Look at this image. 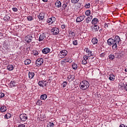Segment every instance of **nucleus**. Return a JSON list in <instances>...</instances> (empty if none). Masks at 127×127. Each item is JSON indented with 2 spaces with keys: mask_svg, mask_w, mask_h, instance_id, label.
<instances>
[{
  "mask_svg": "<svg viewBox=\"0 0 127 127\" xmlns=\"http://www.w3.org/2000/svg\"><path fill=\"white\" fill-rule=\"evenodd\" d=\"M107 42L109 45H112L113 49H117L118 48V45L120 44V42H122V40L119 36H116L115 39L110 38L108 40Z\"/></svg>",
  "mask_w": 127,
  "mask_h": 127,
  "instance_id": "nucleus-1",
  "label": "nucleus"
},
{
  "mask_svg": "<svg viewBox=\"0 0 127 127\" xmlns=\"http://www.w3.org/2000/svg\"><path fill=\"white\" fill-rule=\"evenodd\" d=\"M80 87L81 90H83L84 91L85 90H87L89 87H90V83L86 80H83L80 82Z\"/></svg>",
  "mask_w": 127,
  "mask_h": 127,
  "instance_id": "nucleus-2",
  "label": "nucleus"
},
{
  "mask_svg": "<svg viewBox=\"0 0 127 127\" xmlns=\"http://www.w3.org/2000/svg\"><path fill=\"white\" fill-rule=\"evenodd\" d=\"M49 30L51 31V33H52L53 35H58V34H59V29L57 28L52 27L49 26Z\"/></svg>",
  "mask_w": 127,
  "mask_h": 127,
  "instance_id": "nucleus-3",
  "label": "nucleus"
},
{
  "mask_svg": "<svg viewBox=\"0 0 127 127\" xmlns=\"http://www.w3.org/2000/svg\"><path fill=\"white\" fill-rule=\"evenodd\" d=\"M68 54V52L66 50H62L59 54V57L60 58H64Z\"/></svg>",
  "mask_w": 127,
  "mask_h": 127,
  "instance_id": "nucleus-4",
  "label": "nucleus"
},
{
  "mask_svg": "<svg viewBox=\"0 0 127 127\" xmlns=\"http://www.w3.org/2000/svg\"><path fill=\"white\" fill-rule=\"evenodd\" d=\"M32 39H33V37L31 35H28L25 37V40L27 43H30L32 41Z\"/></svg>",
  "mask_w": 127,
  "mask_h": 127,
  "instance_id": "nucleus-5",
  "label": "nucleus"
},
{
  "mask_svg": "<svg viewBox=\"0 0 127 127\" xmlns=\"http://www.w3.org/2000/svg\"><path fill=\"white\" fill-rule=\"evenodd\" d=\"M20 119L22 122H26L28 119L27 115L25 114H21L20 115Z\"/></svg>",
  "mask_w": 127,
  "mask_h": 127,
  "instance_id": "nucleus-6",
  "label": "nucleus"
},
{
  "mask_svg": "<svg viewBox=\"0 0 127 127\" xmlns=\"http://www.w3.org/2000/svg\"><path fill=\"white\" fill-rule=\"evenodd\" d=\"M43 62H44V61H43V59H38L36 61V65L38 67H39V66H41L43 64Z\"/></svg>",
  "mask_w": 127,
  "mask_h": 127,
  "instance_id": "nucleus-7",
  "label": "nucleus"
},
{
  "mask_svg": "<svg viewBox=\"0 0 127 127\" xmlns=\"http://www.w3.org/2000/svg\"><path fill=\"white\" fill-rule=\"evenodd\" d=\"M38 85L40 87H42V88H43L44 87H46V86L48 85V82L46 81H39Z\"/></svg>",
  "mask_w": 127,
  "mask_h": 127,
  "instance_id": "nucleus-8",
  "label": "nucleus"
},
{
  "mask_svg": "<svg viewBox=\"0 0 127 127\" xmlns=\"http://www.w3.org/2000/svg\"><path fill=\"white\" fill-rule=\"evenodd\" d=\"M85 17L86 16L85 15L79 16L76 18V22H81V21H83L85 19Z\"/></svg>",
  "mask_w": 127,
  "mask_h": 127,
  "instance_id": "nucleus-9",
  "label": "nucleus"
},
{
  "mask_svg": "<svg viewBox=\"0 0 127 127\" xmlns=\"http://www.w3.org/2000/svg\"><path fill=\"white\" fill-rule=\"evenodd\" d=\"M92 28V31H93V32H96V31H98L100 29V27L98 25H94L91 27Z\"/></svg>",
  "mask_w": 127,
  "mask_h": 127,
  "instance_id": "nucleus-10",
  "label": "nucleus"
},
{
  "mask_svg": "<svg viewBox=\"0 0 127 127\" xmlns=\"http://www.w3.org/2000/svg\"><path fill=\"white\" fill-rule=\"evenodd\" d=\"M93 19V16L92 15H89V16L87 17L86 19H85V21L86 23H89L90 21Z\"/></svg>",
  "mask_w": 127,
  "mask_h": 127,
  "instance_id": "nucleus-11",
  "label": "nucleus"
},
{
  "mask_svg": "<svg viewBox=\"0 0 127 127\" xmlns=\"http://www.w3.org/2000/svg\"><path fill=\"white\" fill-rule=\"evenodd\" d=\"M7 69L8 71H12V70L14 69V67H13V65L12 64H8L7 66Z\"/></svg>",
  "mask_w": 127,
  "mask_h": 127,
  "instance_id": "nucleus-12",
  "label": "nucleus"
},
{
  "mask_svg": "<svg viewBox=\"0 0 127 127\" xmlns=\"http://www.w3.org/2000/svg\"><path fill=\"white\" fill-rule=\"evenodd\" d=\"M55 5L56 7H61V6H62L61 1L59 0L56 1L55 3Z\"/></svg>",
  "mask_w": 127,
  "mask_h": 127,
  "instance_id": "nucleus-13",
  "label": "nucleus"
},
{
  "mask_svg": "<svg viewBox=\"0 0 127 127\" xmlns=\"http://www.w3.org/2000/svg\"><path fill=\"white\" fill-rule=\"evenodd\" d=\"M54 18H55V17H52L49 19V20H48L49 25L50 26V24H52V23H53V22H54V20H53V19H54Z\"/></svg>",
  "mask_w": 127,
  "mask_h": 127,
  "instance_id": "nucleus-14",
  "label": "nucleus"
},
{
  "mask_svg": "<svg viewBox=\"0 0 127 127\" xmlns=\"http://www.w3.org/2000/svg\"><path fill=\"white\" fill-rule=\"evenodd\" d=\"M34 72L29 71L28 73L29 79H32L34 77Z\"/></svg>",
  "mask_w": 127,
  "mask_h": 127,
  "instance_id": "nucleus-15",
  "label": "nucleus"
},
{
  "mask_svg": "<svg viewBox=\"0 0 127 127\" xmlns=\"http://www.w3.org/2000/svg\"><path fill=\"white\" fill-rule=\"evenodd\" d=\"M99 22V20L97 18H94L92 21V24H94V25H96V23H98Z\"/></svg>",
  "mask_w": 127,
  "mask_h": 127,
  "instance_id": "nucleus-16",
  "label": "nucleus"
},
{
  "mask_svg": "<svg viewBox=\"0 0 127 127\" xmlns=\"http://www.w3.org/2000/svg\"><path fill=\"white\" fill-rule=\"evenodd\" d=\"M39 19L42 20L43 18H44V13H40L39 15L38 16Z\"/></svg>",
  "mask_w": 127,
  "mask_h": 127,
  "instance_id": "nucleus-17",
  "label": "nucleus"
},
{
  "mask_svg": "<svg viewBox=\"0 0 127 127\" xmlns=\"http://www.w3.org/2000/svg\"><path fill=\"white\" fill-rule=\"evenodd\" d=\"M92 42L94 45L97 44V43H98V39H97L96 38H93L92 39Z\"/></svg>",
  "mask_w": 127,
  "mask_h": 127,
  "instance_id": "nucleus-18",
  "label": "nucleus"
},
{
  "mask_svg": "<svg viewBox=\"0 0 127 127\" xmlns=\"http://www.w3.org/2000/svg\"><path fill=\"white\" fill-rule=\"evenodd\" d=\"M45 38V36L44 35V34H42L40 35L39 41H42Z\"/></svg>",
  "mask_w": 127,
  "mask_h": 127,
  "instance_id": "nucleus-19",
  "label": "nucleus"
},
{
  "mask_svg": "<svg viewBox=\"0 0 127 127\" xmlns=\"http://www.w3.org/2000/svg\"><path fill=\"white\" fill-rule=\"evenodd\" d=\"M9 86L11 88H12V87H15V82L13 81H11L9 84Z\"/></svg>",
  "mask_w": 127,
  "mask_h": 127,
  "instance_id": "nucleus-20",
  "label": "nucleus"
},
{
  "mask_svg": "<svg viewBox=\"0 0 127 127\" xmlns=\"http://www.w3.org/2000/svg\"><path fill=\"white\" fill-rule=\"evenodd\" d=\"M30 63H31V60H30V59H27L24 61V64L25 65H28L30 64Z\"/></svg>",
  "mask_w": 127,
  "mask_h": 127,
  "instance_id": "nucleus-21",
  "label": "nucleus"
},
{
  "mask_svg": "<svg viewBox=\"0 0 127 127\" xmlns=\"http://www.w3.org/2000/svg\"><path fill=\"white\" fill-rule=\"evenodd\" d=\"M42 53L44 54H48V48H45L43 49Z\"/></svg>",
  "mask_w": 127,
  "mask_h": 127,
  "instance_id": "nucleus-22",
  "label": "nucleus"
},
{
  "mask_svg": "<svg viewBox=\"0 0 127 127\" xmlns=\"http://www.w3.org/2000/svg\"><path fill=\"white\" fill-rule=\"evenodd\" d=\"M110 81H115V76L114 74H110L109 77Z\"/></svg>",
  "mask_w": 127,
  "mask_h": 127,
  "instance_id": "nucleus-23",
  "label": "nucleus"
},
{
  "mask_svg": "<svg viewBox=\"0 0 127 127\" xmlns=\"http://www.w3.org/2000/svg\"><path fill=\"white\" fill-rule=\"evenodd\" d=\"M47 98V95L43 94L41 96V100H46Z\"/></svg>",
  "mask_w": 127,
  "mask_h": 127,
  "instance_id": "nucleus-24",
  "label": "nucleus"
},
{
  "mask_svg": "<svg viewBox=\"0 0 127 127\" xmlns=\"http://www.w3.org/2000/svg\"><path fill=\"white\" fill-rule=\"evenodd\" d=\"M11 117V115L9 113H7L5 116H4V119H6V120L10 119V118Z\"/></svg>",
  "mask_w": 127,
  "mask_h": 127,
  "instance_id": "nucleus-25",
  "label": "nucleus"
},
{
  "mask_svg": "<svg viewBox=\"0 0 127 127\" xmlns=\"http://www.w3.org/2000/svg\"><path fill=\"white\" fill-rule=\"evenodd\" d=\"M67 3H64L63 5H62V9L64 10H65V9H66V8L67 6Z\"/></svg>",
  "mask_w": 127,
  "mask_h": 127,
  "instance_id": "nucleus-26",
  "label": "nucleus"
},
{
  "mask_svg": "<svg viewBox=\"0 0 127 127\" xmlns=\"http://www.w3.org/2000/svg\"><path fill=\"white\" fill-rule=\"evenodd\" d=\"M72 69H73V70H76V69H77V68H78V65L75 63H74L72 65Z\"/></svg>",
  "mask_w": 127,
  "mask_h": 127,
  "instance_id": "nucleus-27",
  "label": "nucleus"
},
{
  "mask_svg": "<svg viewBox=\"0 0 127 127\" xmlns=\"http://www.w3.org/2000/svg\"><path fill=\"white\" fill-rule=\"evenodd\" d=\"M69 36H70L71 37H74V36H75V33H74V32L69 31Z\"/></svg>",
  "mask_w": 127,
  "mask_h": 127,
  "instance_id": "nucleus-28",
  "label": "nucleus"
},
{
  "mask_svg": "<svg viewBox=\"0 0 127 127\" xmlns=\"http://www.w3.org/2000/svg\"><path fill=\"white\" fill-rule=\"evenodd\" d=\"M109 59L110 60H114V59H115V56L114 55H113V54H110L109 56Z\"/></svg>",
  "mask_w": 127,
  "mask_h": 127,
  "instance_id": "nucleus-29",
  "label": "nucleus"
},
{
  "mask_svg": "<svg viewBox=\"0 0 127 127\" xmlns=\"http://www.w3.org/2000/svg\"><path fill=\"white\" fill-rule=\"evenodd\" d=\"M0 111L1 112H5V111H6V107L5 106H1Z\"/></svg>",
  "mask_w": 127,
  "mask_h": 127,
  "instance_id": "nucleus-30",
  "label": "nucleus"
},
{
  "mask_svg": "<svg viewBox=\"0 0 127 127\" xmlns=\"http://www.w3.org/2000/svg\"><path fill=\"white\" fill-rule=\"evenodd\" d=\"M85 13V15H87L88 16L90 15V14H91V10H86Z\"/></svg>",
  "mask_w": 127,
  "mask_h": 127,
  "instance_id": "nucleus-31",
  "label": "nucleus"
},
{
  "mask_svg": "<svg viewBox=\"0 0 127 127\" xmlns=\"http://www.w3.org/2000/svg\"><path fill=\"white\" fill-rule=\"evenodd\" d=\"M36 104L38 105V106H41V105H42V101L40 100H38L37 101Z\"/></svg>",
  "mask_w": 127,
  "mask_h": 127,
  "instance_id": "nucleus-32",
  "label": "nucleus"
},
{
  "mask_svg": "<svg viewBox=\"0 0 127 127\" xmlns=\"http://www.w3.org/2000/svg\"><path fill=\"white\" fill-rule=\"evenodd\" d=\"M74 75L70 74L67 76V79H71V80H74Z\"/></svg>",
  "mask_w": 127,
  "mask_h": 127,
  "instance_id": "nucleus-33",
  "label": "nucleus"
},
{
  "mask_svg": "<svg viewBox=\"0 0 127 127\" xmlns=\"http://www.w3.org/2000/svg\"><path fill=\"white\" fill-rule=\"evenodd\" d=\"M27 20H28V21H31L32 20H33V17L31 16H28L27 17Z\"/></svg>",
  "mask_w": 127,
  "mask_h": 127,
  "instance_id": "nucleus-34",
  "label": "nucleus"
},
{
  "mask_svg": "<svg viewBox=\"0 0 127 127\" xmlns=\"http://www.w3.org/2000/svg\"><path fill=\"white\" fill-rule=\"evenodd\" d=\"M64 61H65V62H67V63H71V62H72V59H65Z\"/></svg>",
  "mask_w": 127,
  "mask_h": 127,
  "instance_id": "nucleus-35",
  "label": "nucleus"
},
{
  "mask_svg": "<svg viewBox=\"0 0 127 127\" xmlns=\"http://www.w3.org/2000/svg\"><path fill=\"white\" fill-rule=\"evenodd\" d=\"M33 54L35 56H37V55H38V52L36 50H34L33 51Z\"/></svg>",
  "mask_w": 127,
  "mask_h": 127,
  "instance_id": "nucleus-36",
  "label": "nucleus"
},
{
  "mask_svg": "<svg viewBox=\"0 0 127 127\" xmlns=\"http://www.w3.org/2000/svg\"><path fill=\"white\" fill-rule=\"evenodd\" d=\"M62 86L63 87V88H65V87L67 86V82L64 81L62 84Z\"/></svg>",
  "mask_w": 127,
  "mask_h": 127,
  "instance_id": "nucleus-37",
  "label": "nucleus"
},
{
  "mask_svg": "<svg viewBox=\"0 0 127 127\" xmlns=\"http://www.w3.org/2000/svg\"><path fill=\"white\" fill-rule=\"evenodd\" d=\"M73 45H78V41L75 40L72 42Z\"/></svg>",
  "mask_w": 127,
  "mask_h": 127,
  "instance_id": "nucleus-38",
  "label": "nucleus"
},
{
  "mask_svg": "<svg viewBox=\"0 0 127 127\" xmlns=\"http://www.w3.org/2000/svg\"><path fill=\"white\" fill-rule=\"evenodd\" d=\"M105 56L106 53H102L100 54V57H101V58H104V57H105Z\"/></svg>",
  "mask_w": 127,
  "mask_h": 127,
  "instance_id": "nucleus-39",
  "label": "nucleus"
},
{
  "mask_svg": "<svg viewBox=\"0 0 127 127\" xmlns=\"http://www.w3.org/2000/svg\"><path fill=\"white\" fill-rule=\"evenodd\" d=\"M80 0H71L72 3H77L78 1Z\"/></svg>",
  "mask_w": 127,
  "mask_h": 127,
  "instance_id": "nucleus-40",
  "label": "nucleus"
},
{
  "mask_svg": "<svg viewBox=\"0 0 127 127\" xmlns=\"http://www.w3.org/2000/svg\"><path fill=\"white\" fill-rule=\"evenodd\" d=\"M90 6H91V4L89 3L85 4V7H86V8H89Z\"/></svg>",
  "mask_w": 127,
  "mask_h": 127,
  "instance_id": "nucleus-41",
  "label": "nucleus"
},
{
  "mask_svg": "<svg viewBox=\"0 0 127 127\" xmlns=\"http://www.w3.org/2000/svg\"><path fill=\"white\" fill-rule=\"evenodd\" d=\"M49 126H50V127H54V123H53V122H50Z\"/></svg>",
  "mask_w": 127,
  "mask_h": 127,
  "instance_id": "nucleus-42",
  "label": "nucleus"
},
{
  "mask_svg": "<svg viewBox=\"0 0 127 127\" xmlns=\"http://www.w3.org/2000/svg\"><path fill=\"white\" fill-rule=\"evenodd\" d=\"M109 25H110V23H108V24L105 23V24H104V26H105V28H109Z\"/></svg>",
  "mask_w": 127,
  "mask_h": 127,
  "instance_id": "nucleus-43",
  "label": "nucleus"
},
{
  "mask_svg": "<svg viewBox=\"0 0 127 127\" xmlns=\"http://www.w3.org/2000/svg\"><path fill=\"white\" fill-rule=\"evenodd\" d=\"M87 63V61H86L85 60H83L82 61V64H83V65L86 64Z\"/></svg>",
  "mask_w": 127,
  "mask_h": 127,
  "instance_id": "nucleus-44",
  "label": "nucleus"
},
{
  "mask_svg": "<svg viewBox=\"0 0 127 127\" xmlns=\"http://www.w3.org/2000/svg\"><path fill=\"white\" fill-rule=\"evenodd\" d=\"M88 55L90 56H93V54L92 53V51H88Z\"/></svg>",
  "mask_w": 127,
  "mask_h": 127,
  "instance_id": "nucleus-45",
  "label": "nucleus"
},
{
  "mask_svg": "<svg viewBox=\"0 0 127 127\" xmlns=\"http://www.w3.org/2000/svg\"><path fill=\"white\" fill-rule=\"evenodd\" d=\"M3 97H4V94L0 93V98H3Z\"/></svg>",
  "mask_w": 127,
  "mask_h": 127,
  "instance_id": "nucleus-46",
  "label": "nucleus"
},
{
  "mask_svg": "<svg viewBox=\"0 0 127 127\" xmlns=\"http://www.w3.org/2000/svg\"><path fill=\"white\" fill-rule=\"evenodd\" d=\"M88 56H83V60L87 61V60H88Z\"/></svg>",
  "mask_w": 127,
  "mask_h": 127,
  "instance_id": "nucleus-47",
  "label": "nucleus"
},
{
  "mask_svg": "<svg viewBox=\"0 0 127 127\" xmlns=\"http://www.w3.org/2000/svg\"><path fill=\"white\" fill-rule=\"evenodd\" d=\"M12 9L13 11H15V12H16L18 10V9L16 7H13V8H12Z\"/></svg>",
  "mask_w": 127,
  "mask_h": 127,
  "instance_id": "nucleus-48",
  "label": "nucleus"
},
{
  "mask_svg": "<svg viewBox=\"0 0 127 127\" xmlns=\"http://www.w3.org/2000/svg\"><path fill=\"white\" fill-rule=\"evenodd\" d=\"M18 127H25V125L24 124H20L18 125Z\"/></svg>",
  "mask_w": 127,
  "mask_h": 127,
  "instance_id": "nucleus-49",
  "label": "nucleus"
},
{
  "mask_svg": "<svg viewBox=\"0 0 127 127\" xmlns=\"http://www.w3.org/2000/svg\"><path fill=\"white\" fill-rule=\"evenodd\" d=\"M61 27L62 29H65V27H66V26L65 25H62Z\"/></svg>",
  "mask_w": 127,
  "mask_h": 127,
  "instance_id": "nucleus-50",
  "label": "nucleus"
},
{
  "mask_svg": "<svg viewBox=\"0 0 127 127\" xmlns=\"http://www.w3.org/2000/svg\"><path fill=\"white\" fill-rule=\"evenodd\" d=\"M120 127H127V126L124 125V124H122L120 126Z\"/></svg>",
  "mask_w": 127,
  "mask_h": 127,
  "instance_id": "nucleus-51",
  "label": "nucleus"
},
{
  "mask_svg": "<svg viewBox=\"0 0 127 127\" xmlns=\"http://www.w3.org/2000/svg\"><path fill=\"white\" fill-rule=\"evenodd\" d=\"M6 18L8 20L9 19H10V18L9 17V16H6Z\"/></svg>",
  "mask_w": 127,
  "mask_h": 127,
  "instance_id": "nucleus-52",
  "label": "nucleus"
},
{
  "mask_svg": "<svg viewBox=\"0 0 127 127\" xmlns=\"http://www.w3.org/2000/svg\"><path fill=\"white\" fill-rule=\"evenodd\" d=\"M47 0H43V1H44L45 2H46V1H47Z\"/></svg>",
  "mask_w": 127,
  "mask_h": 127,
  "instance_id": "nucleus-53",
  "label": "nucleus"
},
{
  "mask_svg": "<svg viewBox=\"0 0 127 127\" xmlns=\"http://www.w3.org/2000/svg\"><path fill=\"white\" fill-rule=\"evenodd\" d=\"M50 52V49H48V53H49Z\"/></svg>",
  "mask_w": 127,
  "mask_h": 127,
  "instance_id": "nucleus-54",
  "label": "nucleus"
},
{
  "mask_svg": "<svg viewBox=\"0 0 127 127\" xmlns=\"http://www.w3.org/2000/svg\"><path fill=\"white\" fill-rule=\"evenodd\" d=\"M48 82H49V83H50V82H51V80L49 79Z\"/></svg>",
  "mask_w": 127,
  "mask_h": 127,
  "instance_id": "nucleus-55",
  "label": "nucleus"
},
{
  "mask_svg": "<svg viewBox=\"0 0 127 127\" xmlns=\"http://www.w3.org/2000/svg\"><path fill=\"white\" fill-rule=\"evenodd\" d=\"M45 59H46V60H45V61H47V58H45Z\"/></svg>",
  "mask_w": 127,
  "mask_h": 127,
  "instance_id": "nucleus-56",
  "label": "nucleus"
},
{
  "mask_svg": "<svg viewBox=\"0 0 127 127\" xmlns=\"http://www.w3.org/2000/svg\"><path fill=\"white\" fill-rule=\"evenodd\" d=\"M50 87H53V86H52V85H51V84H50Z\"/></svg>",
  "mask_w": 127,
  "mask_h": 127,
  "instance_id": "nucleus-57",
  "label": "nucleus"
},
{
  "mask_svg": "<svg viewBox=\"0 0 127 127\" xmlns=\"http://www.w3.org/2000/svg\"><path fill=\"white\" fill-rule=\"evenodd\" d=\"M125 72H127V68L125 69Z\"/></svg>",
  "mask_w": 127,
  "mask_h": 127,
  "instance_id": "nucleus-58",
  "label": "nucleus"
}]
</instances>
